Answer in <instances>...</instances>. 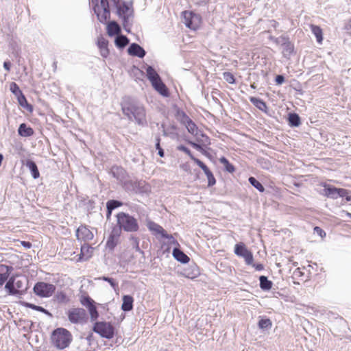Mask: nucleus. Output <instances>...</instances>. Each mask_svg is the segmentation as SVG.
Masks as SVG:
<instances>
[{"mask_svg": "<svg viewBox=\"0 0 351 351\" xmlns=\"http://www.w3.org/2000/svg\"><path fill=\"white\" fill-rule=\"evenodd\" d=\"M219 162L223 165L225 170L229 173H233L235 171V168L232 164H231L227 158L225 157H221Z\"/></svg>", "mask_w": 351, "mask_h": 351, "instance_id": "nucleus-30", "label": "nucleus"}, {"mask_svg": "<svg viewBox=\"0 0 351 351\" xmlns=\"http://www.w3.org/2000/svg\"><path fill=\"white\" fill-rule=\"evenodd\" d=\"M250 100L257 108H258L263 112H267V106L266 103L263 100L254 97H251L250 98Z\"/></svg>", "mask_w": 351, "mask_h": 351, "instance_id": "nucleus-28", "label": "nucleus"}, {"mask_svg": "<svg viewBox=\"0 0 351 351\" xmlns=\"http://www.w3.org/2000/svg\"><path fill=\"white\" fill-rule=\"evenodd\" d=\"M99 279H101V280H103L104 281H106L110 283V285L112 287H116L117 286V284L115 282L114 280L111 278H108V277H105V276H103L101 278H99Z\"/></svg>", "mask_w": 351, "mask_h": 351, "instance_id": "nucleus-47", "label": "nucleus"}, {"mask_svg": "<svg viewBox=\"0 0 351 351\" xmlns=\"http://www.w3.org/2000/svg\"><path fill=\"white\" fill-rule=\"evenodd\" d=\"M165 246V243L162 245V248H163Z\"/></svg>", "mask_w": 351, "mask_h": 351, "instance_id": "nucleus-56", "label": "nucleus"}, {"mask_svg": "<svg viewBox=\"0 0 351 351\" xmlns=\"http://www.w3.org/2000/svg\"><path fill=\"white\" fill-rule=\"evenodd\" d=\"M18 132L23 137L32 136L34 134L33 128L27 126L25 123H21L19 125Z\"/></svg>", "mask_w": 351, "mask_h": 351, "instance_id": "nucleus-23", "label": "nucleus"}, {"mask_svg": "<svg viewBox=\"0 0 351 351\" xmlns=\"http://www.w3.org/2000/svg\"><path fill=\"white\" fill-rule=\"evenodd\" d=\"M122 111L128 118L133 117L139 125H143L146 122L145 108L134 101H125L122 104Z\"/></svg>", "mask_w": 351, "mask_h": 351, "instance_id": "nucleus-2", "label": "nucleus"}, {"mask_svg": "<svg viewBox=\"0 0 351 351\" xmlns=\"http://www.w3.org/2000/svg\"><path fill=\"white\" fill-rule=\"evenodd\" d=\"M234 254L244 258L246 265L252 264L254 257L252 252L249 250L244 243L240 242L234 245Z\"/></svg>", "mask_w": 351, "mask_h": 351, "instance_id": "nucleus-12", "label": "nucleus"}, {"mask_svg": "<svg viewBox=\"0 0 351 351\" xmlns=\"http://www.w3.org/2000/svg\"><path fill=\"white\" fill-rule=\"evenodd\" d=\"M106 31L109 36H114L119 34L121 29L116 21H110L107 24Z\"/></svg>", "mask_w": 351, "mask_h": 351, "instance_id": "nucleus-20", "label": "nucleus"}, {"mask_svg": "<svg viewBox=\"0 0 351 351\" xmlns=\"http://www.w3.org/2000/svg\"><path fill=\"white\" fill-rule=\"evenodd\" d=\"M129 43V40L125 36H118L115 40L116 45L119 47H124Z\"/></svg>", "mask_w": 351, "mask_h": 351, "instance_id": "nucleus-33", "label": "nucleus"}, {"mask_svg": "<svg viewBox=\"0 0 351 351\" xmlns=\"http://www.w3.org/2000/svg\"><path fill=\"white\" fill-rule=\"evenodd\" d=\"M223 79L229 84H233L235 83V77L230 72H224L223 73Z\"/></svg>", "mask_w": 351, "mask_h": 351, "instance_id": "nucleus-38", "label": "nucleus"}, {"mask_svg": "<svg viewBox=\"0 0 351 351\" xmlns=\"http://www.w3.org/2000/svg\"><path fill=\"white\" fill-rule=\"evenodd\" d=\"M198 166L203 170L208 178V185L212 186L215 184L216 180L209 168L202 161H197Z\"/></svg>", "mask_w": 351, "mask_h": 351, "instance_id": "nucleus-17", "label": "nucleus"}, {"mask_svg": "<svg viewBox=\"0 0 351 351\" xmlns=\"http://www.w3.org/2000/svg\"><path fill=\"white\" fill-rule=\"evenodd\" d=\"M19 102L23 106H24V104H25L27 107V109L30 112L32 111V106L27 104V99H26V98H25V97L24 95H22L21 97L19 98Z\"/></svg>", "mask_w": 351, "mask_h": 351, "instance_id": "nucleus-43", "label": "nucleus"}, {"mask_svg": "<svg viewBox=\"0 0 351 351\" xmlns=\"http://www.w3.org/2000/svg\"><path fill=\"white\" fill-rule=\"evenodd\" d=\"M260 287L263 290H269L272 287L271 281L269 280L266 276H261L259 278Z\"/></svg>", "mask_w": 351, "mask_h": 351, "instance_id": "nucleus-29", "label": "nucleus"}, {"mask_svg": "<svg viewBox=\"0 0 351 351\" xmlns=\"http://www.w3.org/2000/svg\"><path fill=\"white\" fill-rule=\"evenodd\" d=\"M93 330L101 337L108 339L113 338L114 335V328L110 322H96Z\"/></svg>", "mask_w": 351, "mask_h": 351, "instance_id": "nucleus-6", "label": "nucleus"}, {"mask_svg": "<svg viewBox=\"0 0 351 351\" xmlns=\"http://www.w3.org/2000/svg\"><path fill=\"white\" fill-rule=\"evenodd\" d=\"M182 16L184 19V23L189 29L196 30L200 27L202 18L199 14L186 10L182 12Z\"/></svg>", "mask_w": 351, "mask_h": 351, "instance_id": "nucleus-8", "label": "nucleus"}, {"mask_svg": "<svg viewBox=\"0 0 351 351\" xmlns=\"http://www.w3.org/2000/svg\"><path fill=\"white\" fill-rule=\"evenodd\" d=\"M289 121L293 126H298L300 124V117L297 114H291L289 117Z\"/></svg>", "mask_w": 351, "mask_h": 351, "instance_id": "nucleus-36", "label": "nucleus"}, {"mask_svg": "<svg viewBox=\"0 0 351 351\" xmlns=\"http://www.w3.org/2000/svg\"><path fill=\"white\" fill-rule=\"evenodd\" d=\"M55 291V285L44 282H38L36 283L34 287V292L35 294L42 298H49L51 296Z\"/></svg>", "mask_w": 351, "mask_h": 351, "instance_id": "nucleus-9", "label": "nucleus"}, {"mask_svg": "<svg viewBox=\"0 0 351 351\" xmlns=\"http://www.w3.org/2000/svg\"><path fill=\"white\" fill-rule=\"evenodd\" d=\"M147 227L149 230L156 236L160 235L162 237H163L167 232V231L161 226L151 220L147 221Z\"/></svg>", "mask_w": 351, "mask_h": 351, "instance_id": "nucleus-15", "label": "nucleus"}, {"mask_svg": "<svg viewBox=\"0 0 351 351\" xmlns=\"http://www.w3.org/2000/svg\"><path fill=\"white\" fill-rule=\"evenodd\" d=\"M182 116L183 122L185 123L189 132L192 134H196L197 132V127L195 123L184 112H182Z\"/></svg>", "mask_w": 351, "mask_h": 351, "instance_id": "nucleus-18", "label": "nucleus"}, {"mask_svg": "<svg viewBox=\"0 0 351 351\" xmlns=\"http://www.w3.org/2000/svg\"><path fill=\"white\" fill-rule=\"evenodd\" d=\"M69 322L72 324H82L87 319L85 310L82 308H71L66 312Z\"/></svg>", "mask_w": 351, "mask_h": 351, "instance_id": "nucleus-10", "label": "nucleus"}, {"mask_svg": "<svg viewBox=\"0 0 351 351\" xmlns=\"http://www.w3.org/2000/svg\"><path fill=\"white\" fill-rule=\"evenodd\" d=\"M178 149L184 152L185 154H186L191 158V159L193 160L197 165H198V162L197 161H201L198 158H195L192 154L191 152L187 147H186L185 146L180 145V146L178 147Z\"/></svg>", "mask_w": 351, "mask_h": 351, "instance_id": "nucleus-34", "label": "nucleus"}, {"mask_svg": "<svg viewBox=\"0 0 351 351\" xmlns=\"http://www.w3.org/2000/svg\"><path fill=\"white\" fill-rule=\"evenodd\" d=\"M57 300L60 302H67L69 299L65 293L61 291L58 292L56 295Z\"/></svg>", "mask_w": 351, "mask_h": 351, "instance_id": "nucleus-41", "label": "nucleus"}, {"mask_svg": "<svg viewBox=\"0 0 351 351\" xmlns=\"http://www.w3.org/2000/svg\"><path fill=\"white\" fill-rule=\"evenodd\" d=\"M184 276H185V277H186V278L193 279V278H195L197 275H196V274H194V275H193V274H191V273H189V272H188V273H187L186 274H185Z\"/></svg>", "mask_w": 351, "mask_h": 351, "instance_id": "nucleus-52", "label": "nucleus"}, {"mask_svg": "<svg viewBox=\"0 0 351 351\" xmlns=\"http://www.w3.org/2000/svg\"><path fill=\"white\" fill-rule=\"evenodd\" d=\"M3 67L4 69L8 71L9 72L10 71V67H11V63L9 61H5L4 63H3Z\"/></svg>", "mask_w": 351, "mask_h": 351, "instance_id": "nucleus-51", "label": "nucleus"}, {"mask_svg": "<svg viewBox=\"0 0 351 351\" xmlns=\"http://www.w3.org/2000/svg\"><path fill=\"white\" fill-rule=\"evenodd\" d=\"M25 166L30 170L32 177L34 179H37L40 177V173L38 169L37 165L34 161L31 160H27L25 162Z\"/></svg>", "mask_w": 351, "mask_h": 351, "instance_id": "nucleus-26", "label": "nucleus"}, {"mask_svg": "<svg viewBox=\"0 0 351 351\" xmlns=\"http://www.w3.org/2000/svg\"><path fill=\"white\" fill-rule=\"evenodd\" d=\"M320 185L324 188V194L328 197L337 199L338 197H344L348 194V191L345 189H338L326 183H321Z\"/></svg>", "mask_w": 351, "mask_h": 351, "instance_id": "nucleus-13", "label": "nucleus"}, {"mask_svg": "<svg viewBox=\"0 0 351 351\" xmlns=\"http://www.w3.org/2000/svg\"><path fill=\"white\" fill-rule=\"evenodd\" d=\"M122 203L117 200H109L107 202L108 215H110L112 210L122 206Z\"/></svg>", "mask_w": 351, "mask_h": 351, "instance_id": "nucleus-32", "label": "nucleus"}, {"mask_svg": "<svg viewBox=\"0 0 351 351\" xmlns=\"http://www.w3.org/2000/svg\"><path fill=\"white\" fill-rule=\"evenodd\" d=\"M310 27L311 32L316 37L317 42L321 44L323 41V31L322 28L319 26L313 24L310 25Z\"/></svg>", "mask_w": 351, "mask_h": 351, "instance_id": "nucleus-27", "label": "nucleus"}, {"mask_svg": "<svg viewBox=\"0 0 351 351\" xmlns=\"http://www.w3.org/2000/svg\"><path fill=\"white\" fill-rule=\"evenodd\" d=\"M314 232L317 234L319 236H320L322 238H324L326 235V232L324 230H322L320 227L315 226L314 228Z\"/></svg>", "mask_w": 351, "mask_h": 351, "instance_id": "nucleus-46", "label": "nucleus"}, {"mask_svg": "<svg viewBox=\"0 0 351 351\" xmlns=\"http://www.w3.org/2000/svg\"><path fill=\"white\" fill-rule=\"evenodd\" d=\"M250 265H252L253 267L255 268L256 271H261L264 269V266L261 263H254V261L252 262V264H250Z\"/></svg>", "mask_w": 351, "mask_h": 351, "instance_id": "nucleus-48", "label": "nucleus"}, {"mask_svg": "<svg viewBox=\"0 0 351 351\" xmlns=\"http://www.w3.org/2000/svg\"><path fill=\"white\" fill-rule=\"evenodd\" d=\"M251 87H252V88H256V87H255V86H254V84H252V85H251Z\"/></svg>", "mask_w": 351, "mask_h": 351, "instance_id": "nucleus-54", "label": "nucleus"}, {"mask_svg": "<svg viewBox=\"0 0 351 351\" xmlns=\"http://www.w3.org/2000/svg\"><path fill=\"white\" fill-rule=\"evenodd\" d=\"M21 245H23L24 247H25L27 249L31 248L32 245L30 242L25 241H21Z\"/></svg>", "mask_w": 351, "mask_h": 351, "instance_id": "nucleus-50", "label": "nucleus"}, {"mask_svg": "<svg viewBox=\"0 0 351 351\" xmlns=\"http://www.w3.org/2000/svg\"><path fill=\"white\" fill-rule=\"evenodd\" d=\"M275 81L277 84H282L285 82V77L281 75H278L276 77Z\"/></svg>", "mask_w": 351, "mask_h": 351, "instance_id": "nucleus-49", "label": "nucleus"}, {"mask_svg": "<svg viewBox=\"0 0 351 351\" xmlns=\"http://www.w3.org/2000/svg\"><path fill=\"white\" fill-rule=\"evenodd\" d=\"M147 77L150 81L154 88L163 97H169V92L167 86L162 82L159 75L152 66L146 69Z\"/></svg>", "mask_w": 351, "mask_h": 351, "instance_id": "nucleus-5", "label": "nucleus"}, {"mask_svg": "<svg viewBox=\"0 0 351 351\" xmlns=\"http://www.w3.org/2000/svg\"><path fill=\"white\" fill-rule=\"evenodd\" d=\"M10 90L15 95H17L18 93L22 95L21 90L15 82H12L10 84Z\"/></svg>", "mask_w": 351, "mask_h": 351, "instance_id": "nucleus-42", "label": "nucleus"}, {"mask_svg": "<svg viewBox=\"0 0 351 351\" xmlns=\"http://www.w3.org/2000/svg\"><path fill=\"white\" fill-rule=\"evenodd\" d=\"M133 302L134 299L130 295H123V303L121 305V308L124 311H131L133 308Z\"/></svg>", "mask_w": 351, "mask_h": 351, "instance_id": "nucleus-25", "label": "nucleus"}, {"mask_svg": "<svg viewBox=\"0 0 351 351\" xmlns=\"http://www.w3.org/2000/svg\"><path fill=\"white\" fill-rule=\"evenodd\" d=\"M25 306L29 307L32 309H34V310H36V311H40V312H42V313H46V314L48 313L47 311L42 306H36L35 304H29V303H25Z\"/></svg>", "mask_w": 351, "mask_h": 351, "instance_id": "nucleus-40", "label": "nucleus"}, {"mask_svg": "<svg viewBox=\"0 0 351 351\" xmlns=\"http://www.w3.org/2000/svg\"><path fill=\"white\" fill-rule=\"evenodd\" d=\"M163 238L167 239L170 245H173L176 246V247L180 246L178 241L171 234H169L167 232H166Z\"/></svg>", "mask_w": 351, "mask_h": 351, "instance_id": "nucleus-39", "label": "nucleus"}, {"mask_svg": "<svg viewBox=\"0 0 351 351\" xmlns=\"http://www.w3.org/2000/svg\"><path fill=\"white\" fill-rule=\"evenodd\" d=\"M93 248L89 245L84 243L81 247V252L79 256V261H88L92 257Z\"/></svg>", "mask_w": 351, "mask_h": 351, "instance_id": "nucleus-16", "label": "nucleus"}, {"mask_svg": "<svg viewBox=\"0 0 351 351\" xmlns=\"http://www.w3.org/2000/svg\"><path fill=\"white\" fill-rule=\"evenodd\" d=\"M271 325L272 323L269 319H261L258 322V326L262 329L270 328Z\"/></svg>", "mask_w": 351, "mask_h": 351, "instance_id": "nucleus-37", "label": "nucleus"}, {"mask_svg": "<svg viewBox=\"0 0 351 351\" xmlns=\"http://www.w3.org/2000/svg\"><path fill=\"white\" fill-rule=\"evenodd\" d=\"M248 180L250 183L260 192H263L265 191V188L263 184L256 180L254 177L249 178Z\"/></svg>", "mask_w": 351, "mask_h": 351, "instance_id": "nucleus-35", "label": "nucleus"}, {"mask_svg": "<svg viewBox=\"0 0 351 351\" xmlns=\"http://www.w3.org/2000/svg\"><path fill=\"white\" fill-rule=\"evenodd\" d=\"M189 143L193 147L195 148V149L201 152L202 153H203L204 154H205L206 153V152L202 148V147L196 143H194V142H191V141H189Z\"/></svg>", "mask_w": 351, "mask_h": 351, "instance_id": "nucleus-45", "label": "nucleus"}, {"mask_svg": "<svg viewBox=\"0 0 351 351\" xmlns=\"http://www.w3.org/2000/svg\"><path fill=\"white\" fill-rule=\"evenodd\" d=\"M5 288L9 294L14 295L26 289L24 282L19 277H12L5 284Z\"/></svg>", "mask_w": 351, "mask_h": 351, "instance_id": "nucleus-11", "label": "nucleus"}, {"mask_svg": "<svg viewBox=\"0 0 351 351\" xmlns=\"http://www.w3.org/2000/svg\"><path fill=\"white\" fill-rule=\"evenodd\" d=\"M108 41L106 38H104L102 36L98 38L97 46L99 49L101 55L104 58H106L109 54V49L108 48Z\"/></svg>", "mask_w": 351, "mask_h": 351, "instance_id": "nucleus-19", "label": "nucleus"}, {"mask_svg": "<svg viewBox=\"0 0 351 351\" xmlns=\"http://www.w3.org/2000/svg\"><path fill=\"white\" fill-rule=\"evenodd\" d=\"M117 224L121 230L125 232H137L139 229L136 219L124 212L117 215Z\"/></svg>", "mask_w": 351, "mask_h": 351, "instance_id": "nucleus-4", "label": "nucleus"}, {"mask_svg": "<svg viewBox=\"0 0 351 351\" xmlns=\"http://www.w3.org/2000/svg\"><path fill=\"white\" fill-rule=\"evenodd\" d=\"M117 9V14L126 19L132 12V5L122 0H110ZM93 10L97 19L101 23H106L110 18L108 0H91Z\"/></svg>", "mask_w": 351, "mask_h": 351, "instance_id": "nucleus-1", "label": "nucleus"}, {"mask_svg": "<svg viewBox=\"0 0 351 351\" xmlns=\"http://www.w3.org/2000/svg\"><path fill=\"white\" fill-rule=\"evenodd\" d=\"M80 302L88 309L91 321H96L99 315L96 302L87 293H84L80 296Z\"/></svg>", "mask_w": 351, "mask_h": 351, "instance_id": "nucleus-7", "label": "nucleus"}, {"mask_svg": "<svg viewBox=\"0 0 351 351\" xmlns=\"http://www.w3.org/2000/svg\"><path fill=\"white\" fill-rule=\"evenodd\" d=\"M11 268L5 265H0V285H2L8 278Z\"/></svg>", "mask_w": 351, "mask_h": 351, "instance_id": "nucleus-24", "label": "nucleus"}, {"mask_svg": "<svg viewBox=\"0 0 351 351\" xmlns=\"http://www.w3.org/2000/svg\"><path fill=\"white\" fill-rule=\"evenodd\" d=\"M76 237L80 241H88L93 239V233L86 226L81 225L76 230Z\"/></svg>", "mask_w": 351, "mask_h": 351, "instance_id": "nucleus-14", "label": "nucleus"}, {"mask_svg": "<svg viewBox=\"0 0 351 351\" xmlns=\"http://www.w3.org/2000/svg\"><path fill=\"white\" fill-rule=\"evenodd\" d=\"M129 54L139 58H143L145 55V50L138 44L133 43L128 48Z\"/></svg>", "mask_w": 351, "mask_h": 351, "instance_id": "nucleus-21", "label": "nucleus"}, {"mask_svg": "<svg viewBox=\"0 0 351 351\" xmlns=\"http://www.w3.org/2000/svg\"><path fill=\"white\" fill-rule=\"evenodd\" d=\"M348 216H349L350 217H351V213H348Z\"/></svg>", "mask_w": 351, "mask_h": 351, "instance_id": "nucleus-55", "label": "nucleus"}, {"mask_svg": "<svg viewBox=\"0 0 351 351\" xmlns=\"http://www.w3.org/2000/svg\"><path fill=\"white\" fill-rule=\"evenodd\" d=\"M51 344L58 349L63 350L68 348L73 340L70 331L64 328L55 329L50 337Z\"/></svg>", "mask_w": 351, "mask_h": 351, "instance_id": "nucleus-3", "label": "nucleus"}, {"mask_svg": "<svg viewBox=\"0 0 351 351\" xmlns=\"http://www.w3.org/2000/svg\"><path fill=\"white\" fill-rule=\"evenodd\" d=\"M119 234H111L107 241V246L110 249H113L119 242Z\"/></svg>", "mask_w": 351, "mask_h": 351, "instance_id": "nucleus-31", "label": "nucleus"}, {"mask_svg": "<svg viewBox=\"0 0 351 351\" xmlns=\"http://www.w3.org/2000/svg\"><path fill=\"white\" fill-rule=\"evenodd\" d=\"M160 139L159 137L156 138V147L158 150V155L160 157H164L165 153L160 145Z\"/></svg>", "mask_w": 351, "mask_h": 351, "instance_id": "nucleus-44", "label": "nucleus"}, {"mask_svg": "<svg viewBox=\"0 0 351 351\" xmlns=\"http://www.w3.org/2000/svg\"><path fill=\"white\" fill-rule=\"evenodd\" d=\"M173 256L182 263H188L190 261L189 257L181 251L178 247L173 250Z\"/></svg>", "mask_w": 351, "mask_h": 351, "instance_id": "nucleus-22", "label": "nucleus"}, {"mask_svg": "<svg viewBox=\"0 0 351 351\" xmlns=\"http://www.w3.org/2000/svg\"><path fill=\"white\" fill-rule=\"evenodd\" d=\"M169 250H170V247L168 246V247L166 248L165 251H166V252H169Z\"/></svg>", "mask_w": 351, "mask_h": 351, "instance_id": "nucleus-53", "label": "nucleus"}]
</instances>
